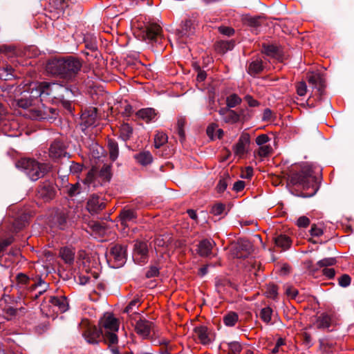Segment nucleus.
<instances>
[{
	"instance_id": "nucleus-8",
	"label": "nucleus",
	"mask_w": 354,
	"mask_h": 354,
	"mask_svg": "<svg viewBox=\"0 0 354 354\" xmlns=\"http://www.w3.org/2000/svg\"><path fill=\"white\" fill-rule=\"evenodd\" d=\"M24 93H27L36 104L39 106H45L41 102V97L46 95V91H44V82L41 83H32L30 84L28 90L24 91Z\"/></svg>"
},
{
	"instance_id": "nucleus-59",
	"label": "nucleus",
	"mask_w": 354,
	"mask_h": 354,
	"mask_svg": "<svg viewBox=\"0 0 354 354\" xmlns=\"http://www.w3.org/2000/svg\"><path fill=\"white\" fill-rule=\"evenodd\" d=\"M351 283V277L348 274H343L339 278V284L342 287H346Z\"/></svg>"
},
{
	"instance_id": "nucleus-2",
	"label": "nucleus",
	"mask_w": 354,
	"mask_h": 354,
	"mask_svg": "<svg viewBox=\"0 0 354 354\" xmlns=\"http://www.w3.org/2000/svg\"><path fill=\"white\" fill-rule=\"evenodd\" d=\"M82 66L80 59L68 57L64 59H53L46 65V71L54 75L71 80L74 78Z\"/></svg>"
},
{
	"instance_id": "nucleus-45",
	"label": "nucleus",
	"mask_w": 354,
	"mask_h": 354,
	"mask_svg": "<svg viewBox=\"0 0 354 354\" xmlns=\"http://www.w3.org/2000/svg\"><path fill=\"white\" fill-rule=\"evenodd\" d=\"M0 53H2L8 57L15 56L17 53L16 48L12 46L3 45L0 46Z\"/></svg>"
},
{
	"instance_id": "nucleus-53",
	"label": "nucleus",
	"mask_w": 354,
	"mask_h": 354,
	"mask_svg": "<svg viewBox=\"0 0 354 354\" xmlns=\"http://www.w3.org/2000/svg\"><path fill=\"white\" fill-rule=\"evenodd\" d=\"M85 42V47L91 50V51H95L97 49V42L95 39H91V40H88V38H86L84 40Z\"/></svg>"
},
{
	"instance_id": "nucleus-61",
	"label": "nucleus",
	"mask_w": 354,
	"mask_h": 354,
	"mask_svg": "<svg viewBox=\"0 0 354 354\" xmlns=\"http://www.w3.org/2000/svg\"><path fill=\"white\" fill-rule=\"evenodd\" d=\"M159 274V269L156 266H151L146 272L147 278H152L158 276Z\"/></svg>"
},
{
	"instance_id": "nucleus-41",
	"label": "nucleus",
	"mask_w": 354,
	"mask_h": 354,
	"mask_svg": "<svg viewBox=\"0 0 354 354\" xmlns=\"http://www.w3.org/2000/svg\"><path fill=\"white\" fill-rule=\"evenodd\" d=\"M272 152V148L269 145L260 146L257 151L254 152L260 158H263L270 156Z\"/></svg>"
},
{
	"instance_id": "nucleus-63",
	"label": "nucleus",
	"mask_w": 354,
	"mask_h": 354,
	"mask_svg": "<svg viewBox=\"0 0 354 354\" xmlns=\"http://www.w3.org/2000/svg\"><path fill=\"white\" fill-rule=\"evenodd\" d=\"M285 344V341L283 338L279 337L277 339L274 347L272 350V354H277L279 352L281 346Z\"/></svg>"
},
{
	"instance_id": "nucleus-22",
	"label": "nucleus",
	"mask_w": 354,
	"mask_h": 354,
	"mask_svg": "<svg viewBox=\"0 0 354 354\" xmlns=\"http://www.w3.org/2000/svg\"><path fill=\"white\" fill-rule=\"evenodd\" d=\"M49 302L57 308V311L59 313H64L68 308V304L65 297H50Z\"/></svg>"
},
{
	"instance_id": "nucleus-39",
	"label": "nucleus",
	"mask_w": 354,
	"mask_h": 354,
	"mask_svg": "<svg viewBox=\"0 0 354 354\" xmlns=\"http://www.w3.org/2000/svg\"><path fill=\"white\" fill-rule=\"evenodd\" d=\"M134 252L136 254L140 255L141 257H145L148 252L147 243L141 241L136 242L134 245Z\"/></svg>"
},
{
	"instance_id": "nucleus-27",
	"label": "nucleus",
	"mask_w": 354,
	"mask_h": 354,
	"mask_svg": "<svg viewBox=\"0 0 354 354\" xmlns=\"http://www.w3.org/2000/svg\"><path fill=\"white\" fill-rule=\"evenodd\" d=\"M48 287V284L46 283L44 281H43L41 278L39 279L37 282L31 284L30 286V292H32L35 291L36 289L39 288V290L35 295H32L31 297L35 299L37 298L40 295H41L44 292H45Z\"/></svg>"
},
{
	"instance_id": "nucleus-7",
	"label": "nucleus",
	"mask_w": 354,
	"mask_h": 354,
	"mask_svg": "<svg viewBox=\"0 0 354 354\" xmlns=\"http://www.w3.org/2000/svg\"><path fill=\"white\" fill-rule=\"evenodd\" d=\"M108 257L109 260L114 263L113 267L119 268L122 266L127 259L126 246L118 244L113 245L110 248Z\"/></svg>"
},
{
	"instance_id": "nucleus-46",
	"label": "nucleus",
	"mask_w": 354,
	"mask_h": 354,
	"mask_svg": "<svg viewBox=\"0 0 354 354\" xmlns=\"http://www.w3.org/2000/svg\"><path fill=\"white\" fill-rule=\"evenodd\" d=\"M13 68L10 66H7L6 67H3L0 68V76L1 78H3L4 80H9L11 78V77L13 76L12 75Z\"/></svg>"
},
{
	"instance_id": "nucleus-50",
	"label": "nucleus",
	"mask_w": 354,
	"mask_h": 354,
	"mask_svg": "<svg viewBox=\"0 0 354 354\" xmlns=\"http://www.w3.org/2000/svg\"><path fill=\"white\" fill-rule=\"evenodd\" d=\"M140 304L138 298L134 299L130 301L128 306L124 309V313H129L133 310L134 308H138Z\"/></svg>"
},
{
	"instance_id": "nucleus-31",
	"label": "nucleus",
	"mask_w": 354,
	"mask_h": 354,
	"mask_svg": "<svg viewBox=\"0 0 354 354\" xmlns=\"http://www.w3.org/2000/svg\"><path fill=\"white\" fill-rule=\"evenodd\" d=\"M65 192L70 197L76 196L82 192L81 184L80 183L68 184V185L66 186Z\"/></svg>"
},
{
	"instance_id": "nucleus-47",
	"label": "nucleus",
	"mask_w": 354,
	"mask_h": 354,
	"mask_svg": "<svg viewBox=\"0 0 354 354\" xmlns=\"http://www.w3.org/2000/svg\"><path fill=\"white\" fill-rule=\"evenodd\" d=\"M277 51V47L274 45H263V52L268 56H274Z\"/></svg>"
},
{
	"instance_id": "nucleus-62",
	"label": "nucleus",
	"mask_w": 354,
	"mask_h": 354,
	"mask_svg": "<svg viewBox=\"0 0 354 354\" xmlns=\"http://www.w3.org/2000/svg\"><path fill=\"white\" fill-rule=\"evenodd\" d=\"M286 293L291 299H295L298 294V290L292 286H287L286 287Z\"/></svg>"
},
{
	"instance_id": "nucleus-26",
	"label": "nucleus",
	"mask_w": 354,
	"mask_h": 354,
	"mask_svg": "<svg viewBox=\"0 0 354 354\" xmlns=\"http://www.w3.org/2000/svg\"><path fill=\"white\" fill-rule=\"evenodd\" d=\"M194 331L203 344H208L210 343V339L207 333V328L204 326L195 327Z\"/></svg>"
},
{
	"instance_id": "nucleus-35",
	"label": "nucleus",
	"mask_w": 354,
	"mask_h": 354,
	"mask_svg": "<svg viewBox=\"0 0 354 354\" xmlns=\"http://www.w3.org/2000/svg\"><path fill=\"white\" fill-rule=\"evenodd\" d=\"M331 319L329 315L323 314L317 319V326L319 328H328L330 326Z\"/></svg>"
},
{
	"instance_id": "nucleus-14",
	"label": "nucleus",
	"mask_w": 354,
	"mask_h": 354,
	"mask_svg": "<svg viewBox=\"0 0 354 354\" xmlns=\"http://www.w3.org/2000/svg\"><path fill=\"white\" fill-rule=\"evenodd\" d=\"M37 195L44 201H49L53 199L55 195L54 187L49 183H44L37 190Z\"/></svg>"
},
{
	"instance_id": "nucleus-32",
	"label": "nucleus",
	"mask_w": 354,
	"mask_h": 354,
	"mask_svg": "<svg viewBox=\"0 0 354 354\" xmlns=\"http://www.w3.org/2000/svg\"><path fill=\"white\" fill-rule=\"evenodd\" d=\"M120 137L126 141L131 137L133 134V128L127 123H123L120 127Z\"/></svg>"
},
{
	"instance_id": "nucleus-1",
	"label": "nucleus",
	"mask_w": 354,
	"mask_h": 354,
	"mask_svg": "<svg viewBox=\"0 0 354 354\" xmlns=\"http://www.w3.org/2000/svg\"><path fill=\"white\" fill-rule=\"evenodd\" d=\"M17 106L21 109L20 114L31 120H44L48 121L53 120L57 115L56 109L39 106L36 104L27 93L24 92L20 98L16 100Z\"/></svg>"
},
{
	"instance_id": "nucleus-24",
	"label": "nucleus",
	"mask_w": 354,
	"mask_h": 354,
	"mask_svg": "<svg viewBox=\"0 0 354 354\" xmlns=\"http://www.w3.org/2000/svg\"><path fill=\"white\" fill-rule=\"evenodd\" d=\"M138 163L142 166L151 164L153 161L151 153L148 151H140L133 156Z\"/></svg>"
},
{
	"instance_id": "nucleus-54",
	"label": "nucleus",
	"mask_w": 354,
	"mask_h": 354,
	"mask_svg": "<svg viewBox=\"0 0 354 354\" xmlns=\"http://www.w3.org/2000/svg\"><path fill=\"white\" fill-rule=\"evenodd\" d=\"M310 233V235L313 236L319 237L323 234L324 231L322 227L317 226L315 224H313L311 225Z\"/></svg>"
},
{
	"instance_id": "nucleus-36",
	"label": "nucleus",
	"mask_w": 354,
	"mask_h": 354,
	"mask_svg": "<svg viewBox=\"0 0 354 354\" xmlns=\"http://www.w3.org/2000/svg\"><path fill=\"white\" fill-rule=\"evenodd\" d=\"M242 102V100L240 97H239L236 94L233 93L230 95L228 97H227L226 99V104L227 107L230 109L232 108H234L237 105L240 104Z\"/></svg>"
},
{
	"instance_id": "nucleus-5",
	"label": "nucleus",
	"mask_w": 354,
	"mask_h": 354,
	"mask_svg": "<svg viewBox=\"0 0 354 354\" xmlns=\"http://www.w3.org/2000/svg\"><path fill=\"white\" fill-rule=\"evenodd\" d=\"M101 330L103 331V337L106 342L109 344H115L118 342L116 333L119 330V322L113 317L109 315L102 323Z\"/></svg>"
},
{
	"instance_id": "nucleus-43",
	"label": "nucleus",
	"mask_w": 354,
	"mask_h": 354,
	"mask_svg": "<svg viewBox=\"0 0 354 354\" xmlns=\"http://www.w3.org/2000/svg\"><path fill=\"white\" fill-rule=\"evenodd\" d=\"M99 176L104 181H109L111 178V166L109 165H104L100 170Z\"/></svg>"
},
{
	"instance_id": "nucleus-23",
	"label": "nucleus",
	"mask_w": 354,
	"mask_h": 354,
	"mask_svg": "<svg viewBox=\"0 0 354 354\" xmlns=\"http://www.w3.org/2000/svg\"><path fill=\"white\" fill-rule=\"evenodd\" d=\"M16 279L17 286L19 289V291L20 292L21 297H24L25 295L27 294L24 292L26 288H27L28 291H30L29 288L30 286H28L30 278L23 273H19L17 275Z\"/></svg>"
},
{
	"instance_id": "nucleus-33",
	"label": "nucleus",
	"mask_w": 354,
	"mask_h": 354,
	"mask_svg": "<svg viewBox=\"0 0 354 354\" xmlns=\"http://www.w3.org/2000/svg\"><path fill=\"white\" fill-rule=\"evenodd\" d=\"M21 309L22 308H14L12 306L7 305L3 308V316L6 319L11 320L16 316L18 310Z\"/></svg>"
},
{
	"instance_id": "nucleus-17",
	"label": "nucleus",
	"mask_w": 354,
	"mask_h": 354,
	"mask_svg": "<svg viewBox=\"0 0 354 354\" xmlns=\"http://www.w3.org/2000/svg\"><path fill=\"white\" fill-rule=\"evenodd\" d=\"M161 27L157 24H149L145 28V37L151 41H157L161 36Z\"/></svg>"
},
{
	"instance_id": "nucleus-44",
	"label": "nucleus",
	"mask_w": 354,
	"mask_h": 354,
	"mask_svg": "<svg viewBox=\"0 0 354 354\" xmlns=\"http://www.w3.org/2000/svg\"><path fill=\"white\" fill-rule=\"evenodd\" d=\"M234 46V42L230 41H221L218 44V47L222 53H225L227 50H232Z\"/></svg>"
},
{
	"instance_id": "nucleus-10",
	"label": "nucleus",
	"mask_w": 354,
	"mask_h": 354,
	"mask_svg": "<svg viewBox=\"0 0 354 354\" xmlns=\"http://www.w3.org/2000/svg\"><path fill=\"white\" fill-rule=\"evenodd\" d=\"M66 147L60 140H54L49 147V156L53 159H59L67 155Z\"/></svg>"
},
{
	"instance_id": "nucleus-49",
	"label": "nucleus",
	"mask_w": 354,
	"mask_h": 354,
	"mask_svg": "<svg viewBox=\"0 0 354 354\" xmlns=\"http://www.w3.org/2000/svg\"><path fill=\"white\" fill-rule=\"evenodd\" d=\"M225 206L222 203L215 204L211 209V213L215 216H219L224 212Z\"/></svg>"
},
{
	"instance_id": "nucleus-19",
	"label": "nucleus",
	"mask_w": 354,
	"mask_h": 354,
	"mask_svg": "<svg viewBox=\"0 0 354 354\" xmlns=\"http://www.w3.org/2000/svg\"><path fill=\"white\" fill-rule=\"evenodd\" d=\"M97 118V110L95 108H91L84 111L81 117L82 125L86 128L95 124Z\"/></svg>"
},
{
	"instance_id": "nucleus-3",
	"label": "nucleus",
	"mask_w": 354,
	"mask_h": 354,
	"mask_svg": "<svg viewBox=\"0 0 354 354\" xmlns=\"http://www.w3.org/2000/svg\"><path fill=\"white\" fill-rule=\"evenodd\" d=\"M313 170L310 167L304 166L299 172L291 174L290 181L292 185L299 186L304 189L311 187L313 192L308 196H312L317 191V188L315 186L316 178L313 176Z\"/></svg>"
},
{
	"instance_id": "nucleus-21",
	"label": "nucleus",
	"mask_w": 354,
	"mask_h": 354,
	"mask_svg": "<svg viewBox=\"0 0 354 354\" xmlns=\"http://www.w3.org/2000/svg\"><path fill=\"white\" fill-rule=\"evenodd\" d=\"M119 216L121 224L124 226H128L129 223L136 222L137 214L134 209H123Z\"/></svg>"
},
{
	"instance_id": "nucleus-15",
	"label": "nucleus",
	"mask_w": 354,
	"mask_h": 354,
	"mask_svg": "<svg viewBox=\"0 0 354 354\" xmlns=\"http://www.w3.org/2000/svg\"><path fill=\"white\" fill-rule=\"evenodd\" d=\"M218 113L225 123L234 124L239 122L240 119V115L239 113L228 108L220 109Z\"/></svg>"
},
{
	"instance_id": "nucleus-58",
	"label": "nucleus",
	"mask_w": 354,
	"mask_h": 354,
	"mask_svg": "<svg viewBox=\"0 0 354 354\" xmlns=\"http://www.w3.org/2000/svg\"><path fill=\"white\" fill-rule=\"evenodd\" d=\"M307 91V86L304 82H300L297 85V93L300 96L306 95Z\"/></svg>"
},
{
	"instance_id": "nucleus-4",
	"label": "nucleus",
	"mask_w": 354,
	"mask_h": 354,
	"mask_svg": "<svg viewBox=\"0 0 354 354\" xmlns=\"http://www.w3.org/2000/svg\"><path fill=\"white\" fill-rule=\"evenodd\" d=\"M16 167L24 171L30 180L35 181L43 177L48 167L31 158H21L16 163Z\"/></svg>"
},
{
	"instance_id": "nucleus-34",
	"label": "nucleus",
	"mask_w": 354,
	"mask_h": 354,
	"mask_svg": "<svg viewBox=\"0 0 354 354\" xmlns=\"http://www.w3.org/2000/svg\"><path fill=\"white\" fill-rule=\"evenodd\" d=\"M108 148L109 151L110 158L114 161L115 160L119 154V149L118 143L112 140H109L108 142Z\"/></svg>"
},
{
	"instance_id": "nucleus-6",
	"label": "nucleus",
	"mask_w": 354,
	"mask_h": 354,
	"mask_svg": "<svg viewBox=\"0 0 354 354\" xmlns=\"http://www.w3.org/2000/svg\"><path fill=\"white\" fill-rule=\"evenodd\" d=\"M44 91L46 96H50L54 99L63 100L65 97H69L72 93L66 86L56 82H44Z\"/></svg>"
},
{
	"instance_id": "nucleus-38",
	"label": "nucleus",
	"mask_w": 354,
	"mask_h": 354,
	"mask_svg": "<svg viewBox=\"0 0 354 354\" xmlns=\"http://www.w3.org/2000/svg\"><path fill=\"white\" fill-rule=\"evenodd\" d=\"M238 315L234 312L227 313L223 317V322L227 326H234L238 321Z\"/></svg>"
},
{
	"instance_id": "nucleus-37",
	"label": "nucleus",
	"mask_w": 354,
	"mask_h": 354,
	"mask_svg": "<svg viewBox=\"0 0 354 354\" xmlns=\"http://www.w3.org/2000/svg\"><path fill=\"white\" fill-rule=\"evenodd\" d=\"M272 310L267 306L263 308L259 313V317L266 324H269L272 319Z\"/></svg>"
},
{
	"instance_id": "nucleus-29",
	"label": "nucleus",
	"mask_w": 354,
	"mask_h": 354,
	"mask_svg": "<svg viewBox=\"0 0 354 354\" xmlns=\"http://www.w3.org/2000/svg\"><path fill=\"white\" fill-rule=\"evenodd\" d=\"M263 66L261 60L255 59L252 61L248 66V73L251 75H255L263 71Z\"/></svg>"
},
{
	"instance_id": "nucleus-51",
	"label": "nucleus",
	"mask_w": 354,
	"mask_h": 354,
	"mask_svg": "<svg viewBox=\"0 0 354 354\" xmlns=\"http://www.w3.org/2000/svg\"><path fill=\"white\" fill-rule=\"evenodd\" d=\"M228 348L234 354H239L241 351V346L237 342H232L228 344Z\"/></svg>"
},
{
	"instance_id": "nucleus-57",
	"label": "nucleus",
	"mask_w": 354,
	"mask_h": 354,
	"mask_svg": "<svg viewBox=\"0 0 354 354\" xmlns=\"http://www.w3.org/2000/svg\"><path fill=\"white\" fill-rule=\"evenodd\" d=\"M269 140L270 138L266 134H261L257 137L255 142L260 147L266 145Z\"/></svg>"
},
{
	"instance_id": "nucleus-9",
	"label": "nucleus",
	"mask_w": 354,
	"mask_h": 354,
	"mask_svg": "<svg viewBox=\"0 0 354 354\" xmlns=\"http://www.w3.org/2000/svg\"><path fill=\"white\" fill-rule=\"evenodd\" d=\"M86 326L85 331L83 332L82 335L86 339V341L91 344H96L99 342V338L102 335L103 331L101 329H98L95 326H91L88 324V322H82L81 324V327L83 326Z\"/></svg>"
},
{
	"instance_id": "nucleus-18",
	"label": "nucleus",
	"mask_w": 354,
	"mask_h": 354,
	"mask_svg": "<svg viewBox=\"0 0 354 354\" xmlns=\"http://www.w3.org/2000/svg\"><path fill=\"white\" fill-rule=\"evenodd\" d=\"M308 80L313 88H316L320 95L323 93L325 82L320 74L311 73L308 76Z\"/></svg>"
},
{
	"instance_id": "nucleus-12",
	"label": "nucleus",
	"mask_w": 354,
	"mask_h": 354,
	"mask_svg": "<svg viewBox=\"0 0 354 354\" xmlns=\"http://www.w3.org/2000/svg\"><path fill=\"white\" fill-rule=\"evenodd\" d=\"M105 207L104 199L96 195H92L87 201L86 209L91 214H97Z\"/></svg>"
},
{
	"instance_id": "nucleus-52",
	"label": "nucleus",
	"mask_w": 354,
	"mask_h": 354,
	"mask_svg": "<svg viewBox=\"0 0 354 354\" xmlns=\"http://www.w3.org/2000/svg\"><path fill=\"white\" fill-rule=\"evenodd\" d=\"M56 222L60 229H64L66 223V216L64 213L58 214L56 216Z\"/></svg>"
},
{
	"instance_id": "nucleus-11",
	"label": "nucleus",
	"mask_w": 354,
	"mask_h": 354,
	"mask_svg": "<svg viewBox=\"0 0 354 354\" xmlns=\"http://www.w3.org/2000/svg\"><path fill=\"white\" fill-rule=\"evenodd\" d=\"M153 328V324L151 322L142 319L138 320L135 326L137 334L144 339H147L150 336Z\"/></svg>"
},
{
	"instance_id": "nucleus-30",
	"label": "nucleus",
	"mask_w": 354,
	"mask_h": 354,
	"mask_svg": "<svg viewBox=\"0 0 354 354\" xmlns=\"http://www.w3.org/2000/svg\"><path fill=\"white\" fill-rule=\"evenodd\" d=\"M59 255L65 263L71 264L74 261V252L68 248L61 249Z\"/></svg>"
},
{
	"instance_id": "nucleus-64",
	"label": "nucleus",
	"mask_w": 354,
	"mask_h": 354,
	"mask_svg": "<svg viewBox=\"0 0 354 354\" xmlns=\"http://www.w3.org/2000/svg\"><path fill=\"white\" fill-rule=\"evenodd\" d=\"M82 170V165L80 163L71 162L70 165V171L73 174H78Z\"/></svg>"
},
{
	"instance_id": "nucleus-56",
	"label": "nucleus",
	"mask_w": 354,
	"mask_h": 354,
	"mask_svg": "<svg viewBox=\"0 0 354 354\" xmlns=\"http://www.w3.org/2000/svg\"><path fill=\"white\" fill-rule=\"evenodd\" d=\"M296 224L299 227H306L310 224V219L305 216H300L297 219Z\"/></svg>"
},
{
	"instance_id": "nucleus-20",
	"label": "nucleus",
	"mask_w": 354,
	"mask_h": 354,
	"mask_svg": "<svg viewBox=\"0 0 354 354\" xmlns=\"http://www.w3.org/2000/svg\"><path fill=\"white\" fill-rule=\"evenodd\" d=\"M136 116L147 123L153 122L156 120L157 113L154 109L145 108L138 110L136 113Z\"/></svg>"
},
{
	"instance_id": "nucleus-25",
	"label": "nucleus",
	"mask_w": 354,
	"mask_h": 354,
	"mask_svg": "<svg viewBox=\"0 0 354 354\" xmlns=\"http://www.w3.org/2000/svg\"><path fill=\"white\" fill-rule=\"evenodd\" d=\"M194 32V27L191 19H186L182 23L181 29L178 32L180 37H188Z\"/></svg>"
},
{
	"instance_id": "nucleus-60",
	"label": "nucleus",
	"mask_w": 354,
	"mask_h": 354,
	"mask_svg": "<svg viewBox=\"0 0 354 354\" xmlns=\"http://www.w3.org/2000/svg\"><path fill=\"white\" fill-rule=\"evenodd\" d=\"M227 178H222L219 180L216 189L219 193L223 192L227 187Z\"/></svg>"
},
{
	"instance_id": "nucleus-28",
	"label": "nucleus",
	"mask_w": 354,
	"mask_h": 354,
	"mask_svg": "<svg viewBox=\"0 0 354 354\" xmlns=\"http://www.w3.org/2000/svg\"><path fill=\"white\" fill-rule=\"evenodd\" d=\"M274 242L277 246L281 248L284 250L288 249L291 245L290 237L285 234H280L275 237Z\"/></svg>"
},
{
	"instance_id": "nucleus-40",
	"label": "nucleus",
	"mask_w": 354,
	"mask_h": 354,
	"mask_svg": "<svg viewBox=\"0 0 354 354\" xmlns=\"http://www.w3.org/2000/svg\"><path fill=\"white\" fill-rule=\"evenodd\" d=\"M167 136L163 132H158L154 138V146L158 149L167 142Z\"/></svg>"
},
{
	"instance_id": "nucleus-13",
	"label": "nucleus",
	"mask_w": 354,
	"mask_h": 354,
	"mask_svg": "<svg viewBox=\"0 0 354 354\" xmlns=\"http://www.w3.org/2000/svg\"><path fill=\"white\" fill-rule=\"evenodd\" d=\"M250 144V136L243 134L240 136L236 144L233 147V151L236 156H243L247 152V147Z\"/></svg>"
},
{
	"instance_id": "nucleus-42",
	"label": "nucleus",
	"mask_w": 354,
	"mask_h": 354,
	"mask_svg": "<svg viewBox=\"0 0 354 354\" xmlns=\"http://www.w3.org/2000/svg\"><path fill=\"white\" fill-rule=\"evenodd\" d=\"M248 25L251 28V31L257 35L259 32L260 21L259 18L250 17L247 19Z\"/></svg>"
},
{
	"instance_id": "nucleus-16",
	"label": "nucleus",
	"mask_w": 354,
	"mask_h": 354,
	"mask_svg": "<svg viewBox=\"0 0 354 354\" xmlns=\"http://www.w3.org/2000/svg\"><path fill=\"white\" fill-rule=\"evenodd\" d=\"M215 243L212 239H203L198 244L197 252L203 257H207L212 254Z\"/></svg>"
},
{
	"instance_id": "nucleus-48",
	"label": "nucleus",
	"mask_w": 354,
	"mask_h": 354,
	"mask_svg": "<svg viewBox=\"0 0 354 354\" xmlns=\"http://www.w3.org/2000/svg\"><path fill=\"white\" fill-rule=\"evenodd\" d=\"M335 263H336V259L335 258L330 257V258H325V259H323L319 261L317 264L319 268H322V267H327V266H333V265L335 264Z\"/></svg>"
},
{
	"instance_id": "nucleus-55",
	"label": "nucleus",
	"mask_w": 354,
	"mask_h": 354,
	"mask_svg": "<svg viewBox=\"0 0 354 354\" xmlns=\"http://www.w3.org/2000/svg\"><path fill=\"white\" fill-rule=\"evenodd\" d=\"M267 296L270 298H275L277 296V287L274 284L269 285L266 291Z\"/></svg>"
}]
</instances>
